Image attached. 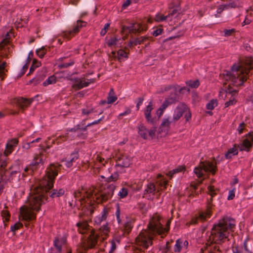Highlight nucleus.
Wrapping results in <instances>:
<instances>
[{
	"label": "nucleus",
	"instance_id": "f704fd0d",
	"mask_svg": "<svg viewBox=\"0 0 253 253\" xmlns=\"http://www.w3.org/2000/svg\"><path fill=\"white\" fill-rule=\"evenodd\" d=\"M117 99L116 96L114 95V91L113 89H111L108 97L107 102L108 104H111L114 102Z\"/></svg>",
	"mask_w": 253,
	"mask_h": 253
},
{
	"label": "nucleus",
	"instance_id": "58836bf2",
	"mask_svg": "<svg viewBox=\"0 0 253 253\" xmlns=\"http://www.w3.org/2000/svg\"><path fill=\"white\" fill-rule=\"evenodd\" d=\"M118 195L120 198H126L128 195V190L126 188L123 187L121 189Z\"/></svg>",
	"mask_w": 253,
	"mask_h": 253
},
{
	"label": "nucleus",
	"instance_id": "39448f33",
	"mask_svg": "<svg viewBox=\"0 0 253 253\" xmlns=\"http://www.w3.org/2000/svg\"><path fill=\"white\" fill-rule=\"evenodd\" d=\"M79 232L82 234L89 233L87 241L84 243L83 247L78 250L79 253H84L83 250L86 248L93 247L96 243L98 235L95 234L89 228L86 222H79L77 223Z\"/></svg>",
	"mask_w": 253,
	"mask_h": 253
},
{
	"label": "nucleus",
	"instance_id": "ddd939ff",
	"mask_svg": "<svg viewBox=\"0 0 253 253\" xmlns=\"http://www.w3.org/2000/svg\"><path fill=\"white\" fill-rule=\"evenodd\" d=\"M139 135L145 139H153L155 136L156 128H152L148 130L142 123H139L137 126Z\"/></svg>",
	"mask_w": 253,
	"mask_h": 253
},
{
	"label": "nucleus",
	"instance_id": "c03bdc74",
	"mask_svg": "<svg viewBox=\"0 0 253 253\" xmlns=\"http://www.w3.org/2000/svg\"><path fill=\"white\" fill-rule=\"evenodd\" d=\"M13 149H14V147L11 146L10 145L7 143L6 146V149L4 152V155L6 156H8V155H9L11 153V152L13 150Z\"/></svg>",
	"mask_w": 253,
	"mask_h": 253
},
{
	"label": "nucleus",
	"instance_id": "338daca9",
	"mask_svg": "<svg viewBox=\"0 0 253 253\" xmlns=\"http://www.w3.org/2000/svg\"><path fill=\"white\" fill-rule=\"evenodd\" d=\"M28 64H25L23 67V69H22V73L21 74V75L20 76H19V77H21L24 74L25 71L27 70V69H28Z\"/></svg>",
	"mask_w": 253,
	"mask_h": 253
},
{
	"label": "nucleus",
	"instance_id": "052dcab7",
	"mask_svg": "<svg viewBox=\"0 0 253 253\" xmlns=\"http://www.w3.org/2000/svg\"><path fill=\"white\" fill-rule=\"evenodd\" d=\"M36 62H37V61H36V60H33V64H32V65L31 66V67H30V73H29V74H30L32 73H33V72L34 71V70H35V68H36V67H37V66H38V65H36V66H35V65H34V64H35V63H36Z\"/></svg>",
	"mask_w": 253,
	"mask_h": 253
},
{
	"label": "nucleus",
	"instance_id": "0eeeda50",
	"mask_svg": "<svg viewBox=\"0 0 253 253\" xmlns=\"http://www.w3.org/2000/svg\"><path fill=\"white\" fill-rule=\"evenodd\" d=\"M7 42L6 40H3L0 43V78L1 81L4 80L6 72L7 70L5 69L7 63L4 58H7V52L8 48L5 46V44Z\"/></svg>",
	"mask_w": 253,
	"mask_h": 253
},
{
	"label": "nucleus",
	"instance_id": "5fc2aeb1",
	"mask_svg": "<svg viewBox=\"0 0 253 253\" xmlns=\"http://www.w3.org/2000/svg\"><path fill=\"white\" fill-rule=\"evenodd\" d=\"M244 249L245 250V251L248 253H251V250L249 246V244L248 243V240H246L245 242H244Z\"/></svg>",
	"mask_w": 253,
	"mask_h": 253
},
{
	"label": "nucleus",
	"instance_id": "412c9836",
	"mask_svg": "<svg viewBox=\"0 0 253 253\" xmlns=\"http://www.w3.org/2000/svg\"><path fill=\"white\" fill-rule=\"evenodd\" d=\"M153 102L152 101H150L144 110V114L146 121L151 123L154 122V119L151 116V112L153 110Z\"/></svg>",
	"mask_w": 253,
	"mask_h": 253
},
{
	"label": "nucleus",
	"instance_id": "f8f14e48",
	"mask_svg": "<svg viewBox=\"0 0 253 253\" xmlns=\"http://www.w3.org/2000/svg\"><path fill=\"white\" fill-rule=\"evenodd\" d=\"M87 200L85 202L88 204H92V202L95 200L99 203L102 201L106 200L107 198L102 193H98V190L94 188L89 189L86 193Z\"/></svg>",
	"mask_w": 253,
	"mask_h": 253
},
{
	"label": "nucleus",
	"instance_id": "2f4dec72",
	"mask_svg": "<svg viewBox=\"0 0 253 253\" xmlns=\"http://www.w3.org/2000/svg\"><path fill=\"white\" fill-rule=\"evenodd\" d=\"M211 214V211L210 208H208L206 211L202 212L200 213L199 218L201 220H206L207 218L210 217Z\"/></svg>",
	"mask_w": 253,
	"mask_h": 253
},
{
	"label": "nucleus",
	"instance_id": "f3484780",
	"mask_svg": "<svg viewBox=\"0 0 253 253\" xmlns=\"http://www.w3.org/2000/svg\"><path fill=\"white\" fill-rule=\"evenodd\" d=\"M33 99H27L23 97H18L14 98L12 101V103L18 107L20 110L23 111L26 108L30 105Z\"/></svg>",
	"mask_w": 253,
	"mask_h": 253
},
{
	"label": "nucleus",
	"instance_id": "8fccbe9b",
	"mask_svg": "<svg viewBox=\"0 0 253 253\" xmlns=\"http://www.w3.org/2000/svg\"><path fill=\"white\" fill-rule=\"evenodd\" d=\"M79 158V155L77 152H74L71 155V158L69 160L71 162H75Z\"/></svg>",
	"mask_w": 253,
	"mask_h": 253
},
{
	"label": "nucleus",
	"instance_id": "c85d7f7f",
	"mask_svg": "<svg viewBox=\"0 0 253 253\" xmlns=\"http://www.w3.org/2000/svg\"><path fill=\"white\" fill-rule=\"evenodd\" d=\"M238 150L237 147L234 145L232 148H230L225 154V157L227 159L232 158L233 156L238 154Z\"/></svg>",
	"mask_w": 253,
	"mask_h": 253
},
{
	"label": "nucleus",
	"instance_id": "b1692460",
	"mask_svg": "<svg viewBox=\"0 0 253 253\" xmlns=\"http://www.w3.org/2000/svg\"><path fill=\"white\" fill-rule=\"evenodd\" d=\"M89 82L88 80L85 79H80L75 83L73 85V87L76 89H80L84 87L87 86L89 84Z\"/></svg>",
	"mask_w": 253,
	"mask_h": 253
},
{
	"label": "nucleus",
	"instance_id": "774afa93",
	"mask_svg": "<svg viewBox=\"0 0 253 253\" xmlns=\"http://www.w3.org/2000/svg\"><path fill=\"white\" fill-rule=\"evenodd\" d=\"M65 165L68 168H70L72 166L73 163L71 162L70 160H68L66 162Z\"/></svg>",
	"mask_w": 253,
	"mask_h": 253
},
{
	"label": "nucleus",
	"instance_id": "dca6fc26",
	"mask_svg": "<svg viewBox=\"0 0 253 253\" xmlns=\"http://www.w3.org/2000/svg\"><path fill=\"white\" fill-rule=\"evenodd\" d=\"M46 158V150L43 149L42 150L39 156L34 158L35 163L31 164L28 167L24 169L25 171L27 172L29 170H31L32 172H33L34 170V166L37 164L43 163V161L45 160Z\"/></svg>",
	"mask_w": 253,
	"mask_h": 253
},
{
	"label": "nucleus",
	"instance_id": "6ab92c4d",
	"mask_svg": "<svg viewBox=\"0 0 253 253\" xmlns=\"http://www.w3.org/2000/svg\"><path fill=\"white\" fill-rule=\"evenodd\" d=\"M188 242L187 241L183 239H177L174 245L173 251L175 253H180L181 252H185L187 249Z\"/></svg>",
	"mask_w": 253,
	"mask_h": 253
},
{
	"label": "nucleus",
	"instance_id": "bb28decb",
	"mask_svg": "<svg viewBox=\"0 0 253 253\" xmlns=\"http://www.w3.org/2000/svg\"><path fill=\"white\" fill-rule=\"evenodd\" d=\"M109 232V228L107 224L104 225L99 230L98 236H102V239H105Z\"/></svg>",
	"mask_w": 253,
	"mask_h": 253
},
{
	"label": "nucleus",
	"instance_id": "c9c22d12",
	"mask_svg": "<svg viewBox=\"0 0 253 253\" xmlns=\"http://www.w3.org/2000/svg\"><path fill=\"white\" fill-rule=\"evenodd\" d=\"M101 177L102 178H104L105 181H106L107 182L116 181V180L118 179L119 177V174L118 173L116 172L114 173V174H112L111 176L108 177H105L104 176H101Z\"/></svg>",
	"mask_w": 253,
	"mask_h": 253
},
{
	"label": "nucleus",
	"instance_id": "13d9d810",
	"mask_svg": "<svg viewBox=\"0 0 253 253\" xmlns=\"http://www.w3.org/2000/svg\"><path fill=\"white\" fill-rule=\"evenodd\" d=\"M235 197V192L233 190L229 191L227 199L228 200H232Z\"/></svg>",
	"mask_w": 253,
	"mask_h": 253
},
{
	"label": "nucleus",
	"instance_id": "e433bc0d",
	"mask_svg": "<svg viewBox=\"0 0 253 253\" xmlns=\"http://www.w3.org/2000/svg\"><path fill=\"white\" fill-rule=\"evenodd\" d=\"M6 165L7 164L5 161L2 162L0 165V175L1 177L5 175L8 172L7 170H5Z\"/></svg>",
	"mask_w": 253,
	"mask_h": 253
},
{
	"label": "nucleus",
	"instance_id": "4be33fe9",
	"mask_svg": "<svg viewBox=\"0 0 253 253\" xmlns=\"http://www.w3.org/2000/svg\"><path fill=\"white\" fill-rule=\"evenodd\" d=\"M130 158L126 155H123L119 158L117 161L118 167L124 168L128 167L130 164Z\"/></svg>",
	"mask_w": 253,
	"mask_h": 253
},
{
	"label": "nucleus",
	"instance_id": "cd10ccee",
	"mask_svg": "<svg viewBox=\"0 0 253 253\" xmlns=\"http://www.w3.org/2000/svg\"><path fill=\"white\" fill-rule=\"evenodd\" d=\"M168 102L165 101L163 103L162 105L157 110L156 114L158 118H160L164 114L166 109L168 106Z\"/></svg>",
	"mask_w": 253,
	"mask_h": 253
},
{
	"label": "nucleus",
	"instance_id": "864d4df0",
	"mask_svg": "<svg viewBox=\"0 0 253 253\" xmlns=\"http://www.w3.org/2000/svg\"><path fill=\"white\" fill-rule=\"evenodd\" d=\"M163 29L161 28H158L152 32V35L155 37H157L160 35H161L162 33Z\"/></svg>",
	"mask_w": 253,
	"mask_h": 253
},
{
	"label": "nucleus",
	"instance_id": "a211bd4d",
	"mask_svg": "<svg viewBox=\"0 0 253 253\" xmlns=\"http://www.w3.org/2000/svg\"><path fill=\"white\" fill-rule=\"evenodd\" d=\"M147 29V27L145 24H140V23H134L129 27H124L123 32L130 33L140 32Z\"/></svg>",
	"mask_w": 253,
	"mask_h": 253
},
{
	"label": "nucleus",
	"instance_id": "20e7f679",
	"mask_svg": "<svg viewBox=\"0 0 253 253\" xmlns=\"http://www.w3.org/2000/svg\"><path fill=\"white\" fill-rule=\"evenodd\" d=\"M235 225L234 220L229 218L223 219L212 228L211 239L214 243H220L228 238L230 233L232 232Z\"/></svg>",
	"mask_w": 253,
	"mask_h": 253
},
{
	"label": "nucleus",
	"instance_id": "4d7b16f0",
	"mask_svg": "<svg viewBox=\"0 0 253 253\" xmlns=\"http://www.w3.org/2000/svg\"><path fill=\"white\" fill-rule=\"evenodd\" d=\"M244 127H245L244 123H242L240 124V125L237 128V131H238L239 134H241L243 132V130L244 128Z\"/></svg>",
	"mask_w": 253,
	"mask_h": 253
},
{
	"label": "nucleus",
	"instance_id": "9d476101",
	"mask_svg": "<svg viewBox=\"0 0 253 253\" xmlns=\"http://www.w3.org/2000/svg\"><path fill=\"white\" fill-rule=\"evenodd\" d=\"M174 123L175 122L169 116H165L160 125L158 137H162L168 135L170 125Z\"/></svg>",
	"mask_w": 253,
	"mask_h": 253
},
{
	"label": "nucleus",
	"instance_id": "ea45409f",
	"mask_svg": "<svg viewBox=\"0 0 253 253\" xmlns=\"http://www.w3.org/2000/svg\"><path fill=\"white\" fill-rule=\"evenodd\" d=\"M119 240L116 238L114 239H113L111 242V246L110 250L109 251V253H113V252L115 250L116 248V244L117 243L119 244Z\"/></svg>",
	"mask_w": 253,
	"mask_h": 253
},
{
	"label": "nucleus",
	"instance_id": "49530a36",
	"mask_svg": "<svg viewBox=\"0 0 253 253\" xmlns=\"http://www.w3.org/2000/svg\"><path fill=\"white\" fill-rule=\"evenodd\" d=\"M224 36L228 37L232 35L235 32L234 29H225L223 31Z\"/></svg>",
	"mask_w": 253,
	"mask_h": 253
},
{
	"label": "nucleus",
	"instance_id": "5701e85b",
	"mask_svg": "<svg viewBox=\"0 0 253 253\" xmlns=\"http://www.w3.org/2000/svg\"><path fill=\"white\" fill-rule=\"evenodd\" d=\"M85 25V22L82 21H78L76 27H75L72 31L66 32L64 34V36L67 38H70L71 36L73 35L74 33L78 32L79 29L83 26H84Z\"/></svg>",
	"mask_w": 253,
	"mask_h": 253
},
{
	"label": "nucleus",
	"instance_id": "6e6d98bb",
	"mask_svg": "<svg viewBox=\"0 0 253 253\" xmlns=\"http://www.w3.org/2000/svg\"><path fill=\"white\" fill-rule=\"evenodd\" d=\"M18 142V141L16 139H13L9 140L7 143L14 147L17 145Z\"/></svg>",
	"mask_w": 253,
	"mask_h": 253
},
{
	"label": "nucleus",
	"instance_id": "2eb2a0df",
	"mask_svg": "<svg viewBox=\"0 0 253 253\" xmlns=\"http://www.w3.org/2000/svg\"><path fill=\"white\" fill-rule=\"evenodd\" d=\"M253 145V134L249 133L247 137L244 139L240 144L238 147L240 151L249 152Z\"/></svg>",
	"mask_w": 253,
	"mask_h": 253
},
{
	"label": "nucleus",
	"instance_id": "de8ad7c7",
	"mask_svg": "<svg viewBox=\"0 0 253 253\" xmlns=\"http://www.w3.org/2000/svg\"><path fill=\"white\" fill-rule=\"evenodd\" d=\"M23 226V224L18 222L16 223L13 226H12L11 227V230L12 232H15L16 230L19 229L20 228L22 227Z\"/></svg>",
	"mask_w": 253,
	"mask_h": 253
},
{
	"label": "nucleus",
	"instance_id": "9b49d317",
	"mask_svg": "<svg viewBox=\"0 0 253 253\" xmlns=\"http://www.w3.org/2000/svg\"><path fill=\"white\" fill-rule=\"evenodd\" d=\"M224 94L227 98L229 99V100L225 103V107L235 104L236 100L235 99V96L237 94V90L229 86L226 90H223L219 92V97L224 99Z\"/></svg>",
	"mask_w": 253,
	"mask_h": 253
},
{
	"label": "nucleus",
	"instance_id": "aec40b11",
	"mask_svg": "<svg viewBox=\"0 0 253 253\" xmlns=\"http://www.w3.org/2000/svg\"><path fill=\"white\" fill-rule=\"evenodd\" d=\"M177 10L176 9H173L169 14L166 16H164L161 14H157L155 17V20L157 22L163 21L167 20L168 21H170L173 18H175L177 16Z\"/></svg>",
	"mask_w": 253,
	"mask_h": 253
},
{
	"label": "nucleus",
	"instance_id": "1a4fd4ad",
	"mask_svg": "<svg viewBox=\"0 0 253 253\" xmlns=\"http://www.w3.org/2000/svg\"><path fill=\"white\" fill-rule=\"evenodd\" d=\"M157 183L158 184L157 189L156 188L155 185L153 183H150L148 184L145 192V194H152L154 195L159 193L160 191L163 190L167 184V181L162 177L161 174H159L157 177Z\"/></svg>",
	"mask_w": 253,
	"mask_h": 253
},
{
	"label": "nucleus",
	"instance_id": "6e6552de",
	"mask_svg": "<svg viewBox=\"0 0 253 253\" xmlns=\"http://www.w3.org/2000/svg\"><path fill=\"white\" fill-rule=\"evenodd\" d=\"M216 168L214 165L209 161L201 163L194 170L195 174L199 178L204 176V172H210L214 174Z\"/></svg>",
	"mask_w": 253,
	"mask_h": 253
},
{
	"label": "nucleus",
	"instance_id": "a19ab883",
	"mask_svg": "<svg viewBox=\"0 0 253 253\" xmlns=\"http://www.w3.org/2000/svg\"><path fill=\"white\" fill-rule=\"evenodd\" d=\"M1 215L3 219H4V221H8L10 217V213L9 211L6 210H3L1 212Z\"/></svg>",
	"mask_w": 253,
	"mask_h": 253
},
{
	"label": "nucleus",
	"instance_id": "0e129e2a",
	"mask_svg": "<svg viewBox=\"0 0 253 253\" xmlns=\"http://www.w3.org/2000/svg\"><path fill=\"white\" fill-rule=\"evenodd\" d=\"M116 214L117 219L118 220V221L119 223H120V221H121L120 218V209H119V207L117 208Z\"/></svg>",
	"mask_w": 253,
	"mask_h": 253
},
{
	"label": "nucleus",
	"instance_id": "f257e3e1",
	"mask_svg": "<svg viewBox=\"0 0 253 253\" xmlns=\"http://www.w3.org/2000/svg\"><path fill=\"white\" fill-rule=\"evenodd\" d=\"M46 185H40L35 188L34 191L29 196L26 205L22 207L20 209V215L23 219L30 221L36 218V214L34 211H38L42 203V199L47 191Z\"/></svg>",
	"mask_w": 253,
	"mask_h": 253
},
{
	"label": "nucleus",
	"instance_id": "423d86ee",
	"mask_svg": "<svg viewBox=\"0 0 253 253\" xmlns=\"http://www.w3.org/2000/svg\"><path fill=\"white\" fill-rule=\"evenodd\" d=\"M60 165L57 164H51L48 166V190L52 187L53 182L58 173ZM64 193V190L60 189L59 190H53L48 191V195L50 197L55 198L62 196Z\"/></svg>",
	"mask_w": 253,
	"mask_h": 253
},
{
	"label": "nucleus",
	"instance_id": "79ce46f5",
	"mask_svg": "<svg viewBox=\"0 0 253 253\" xmlns=\"http://www.w3.org/2000/svg\"><path fill=\"white\" fill-rule=\"evenodd\" d=\"M184 169H185V168L184 167H183V166H179L178 168L174 169L172 171H169L168 173V175L170 176V177H172V175L173 174L177 173V172H178L179 171H182Z\"/></svg>",
	"mask_w": 253,
	"mask_h": 253
},
{
	"label": "nucleus",
	"instance_id": "a18cd8bd",
	"mask_svg": "<svg viewBox=\"0 0 253 253\" xmlns=\"http://www.w3.org/2000/svg\"><path fill=\"white\" fill-rule=\"evenodd\" d=\"M46 52V49L44 47H42L37 50V54L40 57L42 58L45 54Z\"/></svg>",
	"mask_w": 253,
	"mask_h": 253
},
{
	"label": "nucleus",
	"instance_id": "37998d69",
	"mask_svg": "<svg viewBox=\"0 0 253 253\" xmlns=\"http://www.w3.org/2000/svg\"><path fill=\"white\" fill-rule=\"evenodd\" d=\"M242 5V3L238 1H234L230 3H229L228 4L226 5L227 9L229 7L231 8H236L237 7L241 6Z\"/></svg>",
	"mask_w": 253,
	"mask_h": 253
},
{
	"label": "nucleus",
	"instance_id": "4c0bfd02",
	"mask_svg": "<svg viewBox=\"0 0 253 253\" xmlns=\"http://www.w3.org/2000/svg\"><path fill=\"white\" fill-rule=\"evenodd\" d=\"M187 85L190 88H197L199 85V82L198 80L189 81L186 83Z\"/></svg>",
	"mask_w": 253,
	"mask_h": 253
},
{
	"label": "nucleus",
	"instance_id": "69168bd1",
	"mask_svg": "<svg viewBox=\"0 0 253 253\" xmlns=\"http://www.w3.org/2000/svg\"><path fill=\"white\" fill-rule=\"evenodd\" d=\"M143 101V99L142 98H139L138 99V101L136 104V108L137 110L139 109V106L142 104Z\"/></svg>",
	"mask_w": 253,
	"mask_h": 253
},
{
	"label": "nucleus",
	"instance_id": "473e14b6",
	"mask_svg": "<svg viewBox=\"0 0 253 253\" xmlns=\"http://www.w3.org/2000/svg\"><path fill=\"white\" fill-rule=\"evenodd\" d=\"M128 58L127 53L124 50L120 49L118 51V59L121 62Z\"/></svg>",
	"mask_w": 253,
	"mask_h": 253
},
{
	"label": "nucleus",
	"instance_id": "a878e982",
	"mask_svg": "<svg viewBox=\"0 0 253 253\" xmlns=\"http://www.w3.org/2000/svg\"><path fill=\"white\" fill-rule=\"evenodd\" d=\"M107 212L106 210H103L102 212L97 216L94 219V222L96 224H100L106 218Z\"/></svg>",
	"mask_w": 253,
	"mask_h": 253
},
{
	"label": "nucleus",
	"instance_id": "7ed1b4c3",
	"mask_svg": "<svg viewBox=\"0 0 253 253\" xmlns=\"http://www.w3.org/2000/svg\"><path fill=\"white\" fill-rule=\"evenodd\" d=\"M253 68V58L247 57L241 64L234 65L231 72H225L224 78L230 81L235 86L241 85L247 79L249 70Z\"/></svg>",
	"mask_w": 253,
	"mask_h": 253
},
{
	"label": "nucleus",
	"instance_id": "72a5a7b5",
	"mask_svg": "<svg viewBox=\"0 0 253 253\" xmlns=\"http://www.w3.org/2000/svg\"><path fill=\"white\" fill-rule=\"evenodd\" d=\"M218 104L217 100L216 99H212L206 105V108L208 110H212Z\"/></svg>",
	"mask_w": 253,
	"mask_h": 253
},
{
	"label": "nucleus",
	"instance_id": "7c9ffc66",
	"mask_svg": "<svg viewBox=\"0 0 253 253\" xmlns=\"http://www.w3.org/2000/svg\"><path fill=\"white\" fill-rule=\"evenodd\" d=\"M66 240L64 238L56 239L54 241V246L57 249L60 251L61 250V246L65 244Z\"/></svg>",
	"mask_w": 253,
	"mask_h": 253
},
{
	"label": "nucleus",
	"instance_id": "3c124183",
	"mask_svg": "<svg viewBox=\"0 0 253 253\" xmlns=\"http://www.w3.org/2000/svg\"><path fill=\"white\" fill-rule=\"evenodd\" d=\"M225 9H227L226 5H220L217 10V13L216 14H215V17H218L219 15L218 14L222 12V11Z\"/></svg>",
	"mask_w": 253,
	"mask_h": 253
},
{
	"label": "nucleus",
	"instance_id": "bf43d9fd",
	"mask_svg": "<svg viewBox=\"0 0 253 253\" xmlns=\"http://www.w3.org/2000/svg\"><path fill=\"white\" fill-rule=\"evenodd\" d=\"M130 112V110L129 109H127L125 112L119 114V118H121V117L124 116H126L129 114Z\"/></svg>",
	"mask_w": 253,
	"mask_h": 253
},
{
	"label": "nucleus",
	"instance_id": "680f3d73",
	"mask_svg": "<svg viewBox=\"0 0 253 253\" xmlns=\"http://www.w3.org/2000/svg\"><path fill=\"white\" fill-rule=\"evenodd\" d=\"M56 82L55 78L54 76H51L48 78V84H51Z\"/></svg>",
	"mask_w": 253,
	"mask_h": 253
},
{
	"label": "nucleus",
	"instance_id": "f03ea898",
	"mask_svg": "<svg viewBox=\"0 0 253 253\" xmlns=\"http://www.w3.org/2000/svg\"><path fill=\"white\" fill-rule=\"evenodd\" d=\"M160 218L159 215H155L148 225L147 229L140 232L135 239L136 243L138 246L144 248H147L150 245H152V237L155 232L161 234L169 230L170 221H167V227L164 228L160 222Z\"/></svg>",
	"mask_w": 253,
	"mask_h": 253
},
{
	"label": "nucleus",
	"instance_id": "393cba45",
	"mask_svg": "<svg viewBox=\"0 0 253 253\" xmlns=\"http://www.w3.org/2000/svg\"><path fill=\"white\" fill-rule=\"evenodd\" d=\"M123 40L117 38H112L108 40L107 43L109 46H120L123 42Z\"/></svg>",
	"mask_w": 253,
	"mask_h": 253
},
{
	"label": "nucleus",
	"instance_id": "603ef678",
	"mask_svg": "<svg viewBox=\"0 0 253 253\" xmlns=\"http://www.w3.org/2000/svg\"><path fill=\"white\" fill-rule=\"evenodd\" d=\"M216 189L214 188L213 186H210L208 187V191L211 196L216 194Z\"/></svg>",
	"mask_w": 253,
	"mask_h": 253
},
{
	"label": "nucleus",
	"instance_id": "e2e57ef3",
	"mask_svg": "<svg viewBox=\"0 0 253 253\" xmlns=\"http://www.w3.org/2000/svg\"><path fill=\"white\" fill-rule=\"evenodd\" d=\"M251 20L250 19L248 18L247 17H246L245 18L244 21L242 23V25L244 26L246 25L249 24L251 23Z\"/></svg>",
	"mask_w": 253,
	"mask_h": 253
},
{
	"label": "nucleus",
	"instance_id": "09e8293b",
	"mask_svg": "<svg viewBox=\"0 0 253 253\" xmlns=\"http://www.w3.org/2000/svg\"><path fill=\"white\" fill-rule=\"evenodd\" d=\"M109 27H110V24L109 23H106L104 25V28L101 30V31L100 32V34L102 36H104L106 34L107 31L108 30Z\"/></svg>",
	"mask_w": 253,
	"mask_h": 253
},
{
	"label": "nucleus",
	"instance_id": "c756f323",
	"mask_svg": "<svg viewBox=\"0 0 253 253\" xmlns=\"http://www.w3.org/2000/svg\"><path fill=\"white\" fill-rule=\"evenodd\" d=\"M147 39V37H141L139 38H137L135 39L134 41H131L129 43V46H131V45H136L137 44H141L143 42L146 41Z\"/></svg>",
	"mask_w": 253,
	"mask_h": 253
},
{
	"label": "nucleus",
	"instance_id": "4468645a",
	"mask_svg": "<svg viewBox=\"0 0 253 253\" xmlns=\"http://www.w3.org/2000/svg\"><path fill=\"white\" fill-rule=\"evenodd\" d=\"M185 112H187L189 113L188 116H186V120H188L189 118H191V114L189 112V109L184 104H180L178 105L174 110L172 119L175 122H176L181 117Z\"/></svg>",
	"mask_w": 253,
	"mask_h": 253
}]
</instances>
